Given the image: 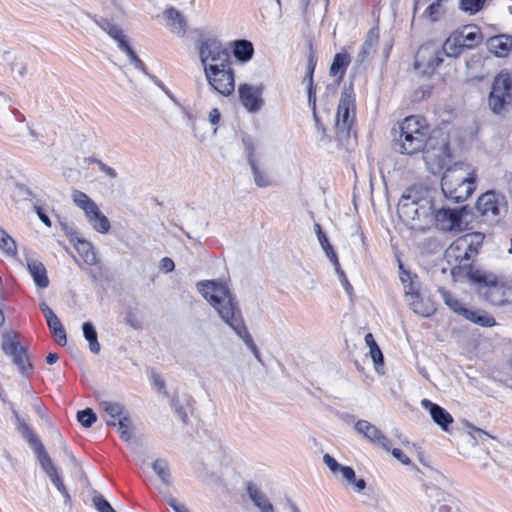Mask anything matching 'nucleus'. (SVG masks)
<instances>
[{
    "mask_svg": "<svg viewBox=\"0 0 512 512\" xmlns=\"http://www.w3.org/2000/svg\"><path fill=\"white\" fill-rule=\"evenodd\" d=\"M488 104L496 115L504 116L512 111V74L502 70L492 83Z\"/></svg>",
    "mask_w": 512,
    "mask_h": 512,
    "instance_id": "423d86ee",
    "label": "nucleus"
},
{
    "mask_svg": "<svg viewBox=\"0 0 512 512\" xmlns=\"http://www.w3.org/2000/svg\"><path fill=\"white\" fill-rule=\"evenodd\" d=\"M351 485L354 486V489L357 491V492H361L365 489L366 487V482L364 479L360 478V479H356L355 478V481H351L350 483Z\"/></svg>",
    "mask_w": 512,
    "mask_h": 512,
    "instance_id": "774afa93",
    "label": "nucleus"
},
{
    "mask_svg": "<svg viewBox=\"0 0 512 512\" xmlns=\"http://www.w3.org/2000/svg\"><path fill=\"white\" fill-rule=\"evenodd\" d=\"M71 197L74 204L84 211L87 221L95 231L101 234L109 232L110 222L108 218L87 194L79 190H73Z\"/></svg>",
    "mask_w": 512,
    "mask_h": 512,
    "instance_id": "1a4fd4ad",
    "label": "nucleus"
},
{
    "mask_svg": "<svg viewBox=\"0 0 512 512\" xmlns=\"http://www.w3.org/2000/svg\"><path fill=\"white\" fill-rule=\"evenodd\" d=\"M335 268V271L336 273L338 274L342 284L344 285L346 291L349 293L350 290L352 289V286L350 285V283L348 282V279L344 273V271L341 269L340 267V263L338 262V266H334Z\"/></svg>",
    "mask_w": 512,
    "mask_h": 512,
    "instance_id": "680f3d73",
    "label": "nucleus"
},
{
    "mask_svg": "<svg viewBox=\"0 0 512 512\" xmlns=\"http://www.w3.org/2000/svg\"><path fill=\"white\" fill-rule=\"evenodd\" d=\"M77 420L83 427L90 428L97 421V415L91 408H86L77 412Z\"/></svg>",
    "mask_w": 512,
    "mask_h": 512,
    "instance_id": "de8ad7c7",
    "label": "nucleus"
},
{
    "mask_svg": "<svg viewBox=\"0 0 512 512\" xmlns=\"http://www.w3.org/2000/svg\"><path fill=\"white\" fill-rule=\"evenodd\" d=\"M354 120L355 99L352 92L345 89L341 94L335 119V131L339 143H348Z\"/></svg>",
    "mask_w": 512,
    "mask_h": 512,
    "instance_id": "0eeeda50",
    "label": "nucleus"
},
{
    "mask_svg": "<svg viewBox=\"0 0 512 512\" xmlns=\"http://www.w3.org/2000/svg\"><path fill=\"white\" fill-rule=\"evenodd\" d=\"M439 293L441 295V298L443 299L444 303L455 313L462 316L463 311L465 310V306L461 301H459L457 298H455L449 291L445 290L444 288L439 289Z\"/></svg>",
    "mask_w": 512,
    "mask_h": 512,
    "instance_id": "ea45409f",
    "label": "nucleus"
},
{
    "mask_svg": "<svg viewBox=\"0 0 512 512\" xmlns=\"http://www.w3.org/2000/svg\"><path fill=\"white\" fill-rule=\"evenodd\" d=\"M75 248L86 264L96 265L98 263L97 254L88 241L78 238Z\"/></svg>",
    "mask_w": 512,
    "mask_h": 512,
    "instance_id": "7c9ffc66",
    "label": "nucleus"
},
{
    "mask_svg": "<svg viewBox=\"0 0 512 512\" xmlns=\"http://www.w3.org/2000/svg\"><path fill=\"white\" fill-rule=\"evenodd\" d=\"M198 53L203 71L232 65L228 50L216 39H204L198 45Z\"/></svg>",
    "mask_w": 512,
    "mask_h": 512,
    "instance_id": "6e6552de",
    "label": "nucleus"
},
{
    "mask_svg": "<svg viewBox=\"0 0 512 512\" xmlns=\"http://www.w3.org/2000/svg\"><path fill=\"white\" fill-rule=\"evenodd\" d=\"M220 117H221V114H220V111L217 108H213L209 112V121L213 125L218 124V122L220 121Z\"/></svg>",
    "mask_w": 512,
    "mask_h": 512,
    "instance_id": "69168bd1",
    "label": "nucleus"
},
{
    "mask_svg": "<svg viewBox=\"0 0 512 512\" xmlns=\"http://www.w3.org/2000/svg\"><path fill=\"white\" fill-rule=\"evenodd\" d=\"M98 24L104 31L108 33L111 38L117 42L118 48H120V43L122 41L128 42L126 36L123 33V30L119 26L111 23L107 19H102L100 22H98Z\"/></svg>",
    "mask_w": 512,
    "mask_h": 512,
    "instance_id": "c9c22d12",
    "label": "nucleus"
},
{
    "mask_svg": "<svg viewBox=\"0 0 512 512\" xmlns=\"http://www.w3.org/2000/svg\"><path fill=\"white\" fill-rule=\"evenodd\" d=\"M323 461L327 465V467L331 470L332 473L337 474L343 465L339 464L332 456L329 454H325L323 456Z\"/></svg>",
    "mask_w": 512,
    "mask_h": 512,
    "instance_id": "6e6d98bb",
    "label": "nucleus"
},
{
    "mask_svg": "<svg viewBox=\"0 0 512 512\" xmlns=\"http://www.w3.org/2000/svg\"><path fill=\"white\" fill-rule=\"evenodd\" d=\"M379 39L378 27L371 28L366 36L364 43L357 55V62L363 64L373 58L375 53V47Z\"/></svg>",
    "mask_w": 512,
    "mask_h": 512,
    "instance_id": "412c9836",
    "label": "nucleus"
},
{
    "mask_svg": "<svg viewBox=\"0 0 512 512\" xmlns=\"http://www.w3.org/2000/svg\"><path fill=\"white\" fill-rule=\"evenodd\" d=\"M462 316L470 322L482 327H492L496 323L494 317L483 310L465 308Z\"/></svg>",
    "mask_w": 512,
    "mask_h": 512,
    "instance_id": "cd10ccee",
    "label": "nucleus"
},
{
    "mask_svg": "<svg viewBox=\"0 0 512 512\" xmlns=\"http://www.w3.org/2000/svg\"><path fill=\"white\" fill-rule=\"evenodd\" d=\"M470 281L478 285L479 295L493 306L512 303V286L500 280L495 274L483 271H471Z\"/></svg>",
    "mask_w": 512,
    "mask_h": 512,
    "instance_id": "39448f33",
    "label": "nucleus"
},
{
    "mask_svg": "<svg viewBox=\"0 0 512 512\" xmlns=\"http://www.w3.org/2000/svg\"><path fill=\"white\" fill-rule=\"evenodd\" d=\"M465 50L462 42L456 32L452 33L444 42L442 46L443 56L458 57Z\"/></svg>",
    "mask_w": 512,
    "mask_h": 512,
    "instance_id": "c756f323",
    "label": "nucleus"
},
{
    "mask_svg": "<svg viewBox=\"0 0 512 512\" xmlns=\"http://www.w3.org/2000/svg\"><path fill=\"white\" fill-rule=\"evenodd\" d=\"M87 272L93 281H100L103 278V272L101 267H98L96 270L90 269Z\"/></svg>",
    "mask_w": 512,
    "mask_h": 512,
    "instance_id": "338daca9",
    "label": "nucleus"
},
{
    "mask_svg": "<svg viewBox=\"0 0 512 512\" xmlns=\"http://www.w3.org/2000/svg\"><path fill=\"white\" fill-rule=\"evenodd\" d=\"M246 492L254 506L261 512H275L274 507L266 494L253 482H247Z\"/></svg>",
    "mask_w": 512,
    "mask_h": 512,
    "instance_id": "aec40b11",
    "label": "nucleus"
},
{
    "mask_svg": "<svg viewBox=\"0 0 512 512\" xmlns=\"http://www.w3.org/2000/svg\"><path fill=\"white\" fill-rule=\"evenodd\" d=\"M92 503L99 512H116L101 494H95L92 497Z\"/></svg>",
    "mask_w": 512,
    "mask_h": 512,
    "instance_id": "603ef678",
    "label": "nucleus"
},
{
    "mask_svg": "<svg viewBox=\"0 0 512 512\" xmlns=\"http://www.w3.org/2000/svg\"><path fill=\"white\" fill-rule=\"evenodd\" d=\"M421 406L425 410L429 411L433 421L440 426L442 430L447 431L448 426L453 423V417L451 414L438 404H435L428 399H423L421 401Z\"/></svg>",
    "mask_w": 512,
    "mask_h": 512,
    "instance_id": "6ab92c4d",
    "label": "nucleus"
},
{
    "mask_svg": "<svg viewBox=\"0 0 512 512\" xmlns=\"http://www.w3.org/2000/svg\"><path fill=\"white\" fill-rule=\"evenodd\" d=\"M322 249L324 250L326 256L329 258L333 266H338V257L336 252L334 251L332 245L330 244L327 235H322L318 239Z\"/></svg>",
    "mask_w": 512,
    "mask_h": 512,
    "instance_id": "09e8293b",
    "label": "nucleus"
},
{
    "mask_svg": "<svg viewBox=\"0 0 512 512\" xmlns=\"http://www.w3.org/2000/svg\"><path fill=\"white\" fill-rule=\"evenodd\" d=\"M447 0H434L425 9L423 16L427 17L430 21H438L446 12L444 2Z\"/></svg>",
    "mask_w": 512,
    "mask_h": 512,
    "instance_id": "58836bf2",
    "label": "nucleus"
},
{
    "mask_svg": "<svg viewBox=\"0 0 512 512\" xmlns=\"http://www.w3.org/2000/svg\"><path fill=\"white\" fill-rule=\"evenodd\" d=\"M51 482L56 486L57 490L63 495L66 501H70V495L62 481V478L58 474V471L55 470L52 473L48 474Z\"/></svg>",
    "mask_w": 512,
    "mask_h": 512,
    "instance_id": "3c124183",
    "label": "nucleus"
},
{
    "mask_svg": "<svg viewBox=\"0 0 512 512\" xmlns=\"http://www.w3.org/2000/svg\"><path fill=\"white\" fill-rule=\"evenodd\" d=\"M152 468L161 481L169 486L171 483V474L168 463L163 459H157L153 462Z\"/></svg>",
    "mask_w": 512,
    "mask_h": 512,
    "instance_id": "a19ab883",
    "label": "nucleus"
},
{
    "mask_svg": "<svg viewBox=\"0 0 512 512\" xmlns=\"http://www.w3.org/2000/svg\"><path fill=\"white\" fill-rule=\"evenodd\" d=\"M456 33L465 49H472L482 41V34L477 26H465Z\"/></svg>",
    "mask_w": 512,
    "mask_h": 512,
    "instance_id": "a878e982",
    "label": "nucleus"
},
{
    "mask_svg": "<svg viewBox=\"0 0 512 512\" xmlns=\"http://www.w3.org/2000/svg\"><path fill=\"white\" fill-rule=\"evenodd\" d=\"M205 78L211 89L224 97L233 94L235 79L232 65L217 67L204 72Z\"/></svg>",
    "mask_w": 512,
    "mask_h": 512,
    "instance_id": "4468645a",
    "label": "nucleus"
},
{
    "mask_svg": "<svg viewBox=\"0 0 512 512\" xmlns=\"http://www.w3.org/2000/svg\"><path fill=\"white\" fill-rule=\"evenodd\" d=\"M101 407L106 412L107 416L104 420L108 426L116 427V421L129 413L126 407L119 402L103 401Z\"/></svg>",
    "mask_w": 512,
    "mask_h": 512,
    "instance_id": "b1692460",
    "label": "nucleus"
},
{
    "mask_svg": "<svg viewBox=\"0 0 512 512\" xmlns=\"http://www.w3.org/2000/svg\"><path fill=\"white\" fill-rule=\"evenodd\" d=\"M487 48L497 57H505L512 48V37L508 35H497L487 40Z\"/></svg>",
    "mask_w": 512,
    "mask_h": 512,
    "instance_id": "5701e85b",
    "label": "nucleus"
},
{
    "mask_svg": "<svg viewBox=\"0 0 512 512\" xmlns=\"http://www.w3.org/2000/svg\"><path fill=\"white\" fill-rule=\"evenodd\" d=\"M412 301L409 303L411 309L424 317L430 316L434 312V308L432 305L423 304L422 300L419 298L418 292L414 294V296H410Z\"/></svg>",
    "mask_w": 512,
    "mask_h": 512,
    "instance_id": "79ce46f5",
    "label": "nucleus"
},
{
    "mask_svg": "<svg viewBox=\"0 0 512 512\" xmlns=\"http://www.w3.org/2000/svg\"><path fill=\"white\" fill-rule=\"evenodd\" d=\"M238 94L241 104L252 113H255L263 106L262 86L240 84Z\"/></svg>",
    "mask_w": 512,
    "mask_h": 512,
    "instance_id": "dca6fc26",
    "label": "nucleus"
},
{
    "mask_svg": "<svg viewBox=\"0 0 512 512\" xmlns=\"http://www.w3.org/2000/svg\"><path fill=\"white\" fill-rule=\"evenodd\" d=\"M365 342H366V345L370 348V355H371L373 362L376 365H378V364L383 365V362H384L383 354L371 333L366 334Z\"/></svg>",
    "mask_w": 512,
    "mask_h": 512,
    "instance_id": "37998d69",
    "label": "nucleus"
},
{
    "mask_svg": "<svg viewBox=\"0 0 512 512\" xmlns=\"http://www.w3.org/2000/svg\"><path fill=\"white\" fill-rule=\"evenodd\" d=\"M404 213L409 215L412 220H425L434 218V211L431 200L423 199L419 202H411L402 206Z\"/></svg>",
    "mask_w": 512,
    "mask_h": 512,
    "instance_id": "a211bd4d",
    "label": "nucleus"
},
{
    "mask_svg": "<svg viewBox=\"0 0 512 512\" xmlns=\"http://www.w3.org/2000/svg\"><path fill=\"white\" fill-rule=\"evenodd\" d=\"M116 426L122 440L128 442L132 439L134 425L129 413L117 420Z\"/></svg>",
    "mask_w": 512,
    "mask_h": 512,
    "instance_id": "e433bc0d",
    "label": "nucleus"
},
{
    "mask_svg": "<svg viewBox=\"0 0 512 512\" xmlns=\"http://www.w3.org/2000/svg\"><path fill=\"white\" fill-rule=\"evenodd\" d=\"M229 326L235 331V333L239 336V338H241L243 340V342L250 349V351L253 353L255 358L259 362H262L259 349L255 345L253 338L244 323L243 316L238 317V319L236 321L232 322Z\"/></svg>",
    "mask_w": 512,
    "mask_h": 512,
    "instance_id": "4be33fe9",
    "label": "nucleus"
},
{
    "mask_svg": "<svg viewBox=\"0 0 512 512\" xmlns=\"http://www.w3.org/2000/svg\"><path fill=\"white\" fill-rule=\"evenodd\" d=\"M427 135L425 119L420 116H408L399 126V135L393 140V148L401 154L413 155L425 147Z\"/></svg>",
    "mask_w": 512,
    "mask_h": 512,
    "instance_id": "20e7f679",
    "label": "nucleus"
},
{
    "mask_svg": "<svg viewBox=\"0 0 512 512\" xmlns=\"http://www.w3.org/2000/svg\"><path fill=\"white\" fill-rule=\"evenodd\" d=\"M485 236L481 232L467 233L457 238L445 252L448 262L455 261L457 263L451 270L452 275L463 274L470 280L471 271H483V269L475 268L473 261L479 254Z\"/></svg>",
    "mask_w": 512,
    "mask_h": 512,
    "instance_id": "f257e3e1",
    "label": "nucleus"
},
{
    "mask_svg": "<svg viewBox=\"0 0 512 512\" xmlns=\"http://www.w3.org/2000/svg\"><path fill=\"white\" fill-rule=\"evenodd\" d=\"M476 208L485 221L498 223L507 211V201L504 195L491 190L478 198Z\"/></svg>",
    "mask_w": 512,
    "mask_h": 512,
    "instance_id": "9b49d317",
    "label": "nucleus"
},
{
    "mask_svg": "<svg viewBox=\"0 0 512 512\" xmlns=\"http://www.w3.org/2000/svg\"><path fill=\"white\" fill-rule=\"evenodd\" d=\"M250 169L253 174L254 182L258 187H268L272 185V179L268 172L259 165V162H253L250 159Z\"/></svg>",
    "mask_w": 512,
    "mask_h": 512,
    "instance_id": "72a5a7b5",
    "label": "nucleus"
},
{
    "mask_svg": "<svg viewBox=\"0 0 512 512\" xmlns=\"http://www.w3.org/2000/svg\"><path fill=\"white\" fill-rule=\"evenodd\" d=\"M17 335L5 332L2 335V350L12 358L13 363L18 367L22 375H28L33 367L29 362L27 351L17 341Z\"/></svg>",
    "mask_w": 512,
    "mask_h": 512,
    "instance_id": "2eb2a0df",
    "label": "nucleus"
},
{
    "mask_svg": "<svg viewBox=\"0 0 512 512\" xmlns=\"http://www.w3.org/2000/svg\"><path fill=\"white\" fill-rule=\"evenodd\" d=\"M51 332L52 335L56 338V341L59 345H66L67 335L63 325L61 327H58L57 329L52 330Z\"/></svg>",
    "mask_w": 512,
    "mask_h": 512,
    "instance_id": "13d9d810",
    "label": "nucleus"
},
{
    "mask_svg": "<svg viewBox=\"0 0 512 512\" xmlns=\"http://www.w3.org/2000/svg\"><path fill=\"white\" fill-rule=\"evenodd\" d=\"M349 63L350 57L347 53H337L330 66V75L334 77L338 76L341 80L345 75Z\"/></svg>",
    "mask_w": 512,
    "mask_h": 512,
    "instance_id": "473e14b6",
    "label": "nucleus"
},
{
    "mask_svg": "<svg viewBox=\"0 0 512 512\" xmlns=\"http://www.w3.org/2000/svg\"><path fill=\"white\" fill-rule=\"evenodd\" d=\"M121 51H123L124 53H126V55L128 56L129 60H130V63L134 65L135 68L137 69H140L141 71H143L145 74L146 73V70H145V66L143 64V62L140 60V58L136 55V53L134 52V50L130 47L129 43L128 42H121L120 43V48H119Z\"/></svg>",
    "mask_w": 512,
    "mask_h": 512,
    "instance_id": "a18cd8bd",
    "label": "nucleus"
},
{
    "mask_svg": "<svg viewBox=\"0 0 512 512\" xmlns=\"http://www.w3.org/2000/svg\"><path fill=\"white\" fill-rule=\"evenodd\" d=\"M485 1L486 0H460L459 8L470 15L476 14L483 8Z\"/></svg>",
    "mask_w": 512,
    "mask_h": 512,
    "instance_id": "49530a36",
    "label": "nucleus"
},
{
    "mask_svg": "<svg viewBox=\"0 0 512 512\" xmlns=\"http://www.w3.org/2000/svg\"><path fill=\"white\" fill-rule=\"evenodd\" d=\"M441 189L447 199L455 203L465 201L476 189L474 171L466 163H455L444 172Z\"/></svg>",
    "mask_w": 512,
    "mask_h": 512,
    "instance_id": "7ed1b4c3",
    "label": "nucleus"
},
{
    "mask_svg": "<svg viewBox=\"0 0 512 512\" xmlns=\"http://www.w3.org/2000/svg\"><path fill=\"white\" fill-rule=\"evenodd\" d=\"M32 449L34 450V453L42 469L46 472L47 475L57 470L42 443L37 444V446Z\"/></svg>",
    "mask_w": 512,
    "mask_h": 512,
    "instance_id": "4c0bfd02",
    "label": "nucleus"
},
{
    "mask_svg": "<svg viewBox=\"0 0 512 512\" xmlns=\"http://www.w3.org/2000/svg\"><path fill=\"white\" fill-rule=\"evenodd\" d=\"M470 215L467 206L460 208L442 207L434 213L435 224L442 231L462 230L468 224L467 216Z\"/></svg>",
    "mask_w": 512,
    "mask_h": 512,
    "instance_id": "ddd939ff",
    "label": "nucleus"
},
{
    "mask_svg": "<svg viewBox=\"0 0 512 512\" xmlns=\"http://www.w3.org/2000/svg\"><path fill=\"white\" fill-rule=\"evenodd\" d=\"M11 410L17 425V429L21 433L23 438H25L28 441L29 445L32 448L36 447L37 444H40L41 441L37 438V436L35 435L33 430L28 426V424L25 423V421L20 417L17 410L14 409L13 406H11Z\"/></svg>",
    "mask_w": 512,
    "mask_h": 512,
    "instance_id": "c85d7f7f",
    "label": "nucleus"
},
{
    "mask_svg": "<svg viewBox=\"0 0 512 512\" xmlns=\"http://www.w3.org/2000/svg\"><path fill=\"white\" fill-rule=\"evenodd\" d=\"M27 268L38 287L44 289L49 286L47 272L42 262L37 259L27 258Z\"/></svg>",
    "mask_w": 512,
    "mask_h": 512,
    "instance_id": "393cba45",
    "label": "nucleus"
},
{
    "mask_svg": "<svg viewBox=\"0 0 512 512\" xmlns=\"http://www.w3.org/2000/svg\"><path fill=\"white\" fill-rule=\"evenodd\" d=\"M253 44L248 40H237L234 42L233 54L241 62H247L253 56Z\"/></svg>",
    "mask_w": 512,
    "mask_h": 512,
    "instance_id": "2f4dec72",
    "label": "nucleus"
},
{
    "mask_svg": "<svg viewBox=\"0 0 512 512\" xmlns=\"http://www.w3.org/2000/svg\"><path fill=\"white\" fill-rule=\"evenodd\" d=\"M0 248L10 255H14L17 250L16 242L6 232H4V235H0Z\"/></svg>",
    "mask_w": 512,
    "mask_h": 512,
    "instance_id": "8fccbe9b",
    "label": "nucleus"
},
{
    "mask_svg": "<svg viewBox=\"0 0 512 512\" xmlns=\"http://www.w3.org/2000/svg\"><path fill=\"white\" fill-rule=\"evenodd\" d=\"M355 431L363 435L368 441L380 445L386 451L390 450V442L387 437L373 424L366 420H359L355 423Z\"/></svg>",
    "mask_w": 512,
    "mask_h": 512,
    "instance_id": "f3484780",
    "label": "nucleus"
},
{
    "mask_svg": "<svg viewBox=\"0 0 512 512\" xmlns=\"http://www.w3.org/2000/svg\"><path fill=\"white\" fill-rule=\"evenodd\" d=\"M243 144L245 147V151L247 152L248 164H250V159L253 160V162H258L256 155H255V143H254L253 139L250 137L244 138Z\"/></svg>",
    "mask_w": 512,
    "mask_h": 512,
    "instance_id": "5fc2aeb1",
    "label": "nucleus"
},
{
    "mask_svg": "<svg viewBox=\"0 0 512 512\" xmlns=\"http://www.w3.org/2000/svg\"><path fill=\"white\" fill-rule=\"evenodd\" d=\"M174 267L175 265L173 260L168 257H164L160 262V270H162L165 273L173 271Z\"/></svg>",
    "mask_w": 512,
    "mask_h": 512,
    "instance_id": "0e129e2a",
    "label": "nucleus"
},
{
    "mask_svg": "<svg viewBox=\"0 0 512 512\" xmlns=\"http://www.w3.org/2000/svg\"><path fill=\"white\" fill-rule=\"evenodd\" d=\"M84 338L89 342V349L92 353L100 352V344L97 339V331L91 322H84L82 325Z\"/></svg>",
    "mask_w": 512,
    "mask_h": 512,
    "instance_id": "f704fd0d",
    "label": "nucleus"
},
{
    "mask_svg": "<svg viewBox=\"0 0 512 512\" xmlns=\"http://www.w3.org/2000/svg\"><path fill=\"white\" fill-rule=\"evenodd\" d=\"M338 473H341L343 480H346L349 484L351 481H355V471L349 466H342Z\"/></svg>",
    "mask_w": 512,
    "mask_h": 512,
    "instance_id": "bf43d9fd",
    "label": "nucleus"
},
{
    "mask_svg": "<svg viewBox=\"0 0 512 512\" xmlns=\"http://www.w3.org/2000/svg\"><path fill=\"white\" fill-rule=\"evenodd\" d=\"M167 503L175 512H189L185 505L178 503L172 496L167 497Z\"/></svg>",
    "mask_w": 512,
    "mask_h": 512,
    "instance_id": "052dcab7",
    "label": "nucleus"
},
{
    "mask_svg": "<svg viewBox=\"0 0 512 512\" xmlns=\"http://www.w3.org/2000/svg\"><path fill=\"white\" fill-rule=\"evenodd\" d=\"M167 26L175 34L183 36L186 31V21L184 17L174 8H169L164 11Z\"/></svg>",
    "mask_w": 512,
    "mask_h": 512,
    "instance_id": "bb28decb",
    "label": "nucleus"
},
{
    "mask_svg": "<svg viewBox=\"0 0 512 512\" xmlns=\"http://www.w3.org/2000/svg\"><path fill=\"white\" fill-rule=\"evenodd\" d=\"M443 60L440 46L434 42H428L416 52L414 67L421 75L430 76Z\"/></svg>",
    "mask_w": 512,
    "mask_h": 512,
    "instance_id": "f8f14e48",
    "label": "nucleus"
},
{
    "mask_svg": "<svg viewBox=\"0 0 512 512\" xmlns=\"http://www.w3.org/2000/svg\"><path fill=\"white\" fill-rule=\"evenodd\" d=\"M308 102L309 105L312 107L313 115L315 119L316 126L319 130H322V132H325V129L322 127V125L319 123L318 116L316 114V95L313 88V83H308Z\"/></svg>",
    "mask_w": 512,
    "mask_h": 512,
    "instance_id": "864d4df0",
    "label": "nucleus"
},
{
    "mask_svg": "<svg viewBox=\"0 0 512 512\" xmlns=\"http://www.w3.org/2000/svg\"><path fill=\"white\" fill-rule=\"evenodd\" d=\"M196 288L227 325L242 316L235 297L225 284L215 280H203L196 284Z\"/></svg>",
    "mask_w": 512,
    "mask_h": 512,
    "instance_id": "f03ea898",
    "label": "nucleus"
},
{
    "mask_svg": "<svg viewBox=\"0 0 512 512\" xmlns=\"http://www.w3.org/2000/svg\"><path fill=\"white\" fill-rule=\"evenodd\" d=\"M392 455L394 458H396L398 461H400L402 464L404 465H409L411 463V460L409 459V457H407L402 450L398 449V448H394L392 451H391Z\"/></svg>",
    "mask_w": 512,
    "mask_h": 512,
    "instance_id": "e2e57ef3",
    "label": "nucleus"
},
{
    "mask_svg": "<svg viewBox=\"0 0 512 512\" xmlns=\"http://www.w3.org/2000/svg\"><path fill=\"white\" fill-rule=\"evenodd\" d=\"M400 272V280L404 286L405 296H414L417 293V289L414 281L412 280V276L410 272L403 270L402 263L399 264Z\"/></svg>",
    "mask_w": 512,
    "mask_h": 512,
    "instance_id": "c03bdc74",
    "label": "nucleus"
},
{
    "mask_svg": "<svg viewBox=\"0 0 512 512\" xmlns=\"http://www.w3.org/2000/svg\"><path fill=\"white\" fill-rule=\"evenodd\" d=\"M92 162L96 163L99 170L101 172L105 173L108 177H110L112 179H115L117 177L116 171L112 167L103 163L101 160L93 159Z\"/></svg>",
    "mask_w": 512,
    "mask_h": 512,
    "instance_id": "4d7b16f0",
    "label": "nucleus"
},
{
    "mask_svg": "<svg viewBox=\"0 0 512 512\" xmlns=\"http://www.w3.org/2000/svg\"><path fill=\"white\" fill-rule=\"evenodd\" d=\"M424 159L427 163L443 166L450 158L449 138L443 131H434L426 136V144L422 149Z\"/></svg>",
    "mask_w": 512,
    "mask_h": 512,
    "instance_id": "9d476101",
    "label": "nucleus"
}]
</instances>
